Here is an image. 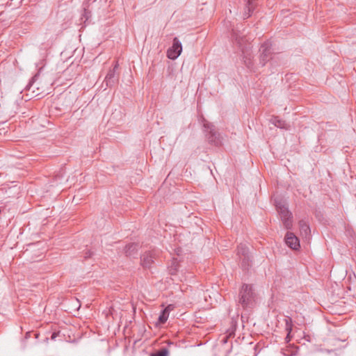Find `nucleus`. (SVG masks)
Segmentation results:
<instances>
[{
    "mask_svg": "<svg viewBox=\"0 0 356 356\" xmlns=\"http://www.w3.org/2000/svg\"><path fill=\"white\" fill-rule=\"evenodd\" d=\"M40 95V92L38 91H35L34 90H32V95H31V97H37Z\"/></svg>",
    "mask_w": 356,
    "mask_h": 356,
    "instance_id": "nucleus-24",
    "label": "nucleus"
},
{
    "mask_svg": "<svg viewBox=\"0 0 356 356\" xmlns=\"http://www.w3.org/2000/svg\"><path fill=\"white\" fill-rule=\"evenodd\" d=\"M277 212L279 213L280 218H288L291 216V213L289 211L288 208L285 204H282V206H278L277 209Z\"/></svg>",
    "mask_w": 356,
    "mask_h": 356,
    "instance_id": "nucleus-14",
    "label": "nucleus"
},
{
    "mask_svg": "<svg viewBox=\"0 0 356 356\" xmlns=\"http://www.w3.org/2000/svg\"><path fill=\"white\" fill-rule=\"evenodd\" d=\"M282 204H285L282 200L277 198L275 200V205L276 207V209L278 208V206H282Z\"/></svg>",
    "mask_w": 356,
    "mask_h": 356,
    "instance_id": "nucleus-23",
    "label": "nucleus"
},
{
    "mask_svg": "<svg viewBox=\"0 0 356 356\" xmlns=\"http://www.w3.org/2000/svg\"><path fill=\"white\" fill-rule=\"evenodd\" d=\"M286 321V330L288 332L287 336L286 337V341H290V333L292 330V319L291 318H288Z\"/></svg>",
    "mask_w": 356,
    "mask_h": 356,
    "instance_id": "nucleus-17",
    "label": "nucleus"
},
{
    "mask_svg": "<svg viewBox=\"0 0 356 356\" xmlns=\"http://www.w3.org/2000/svg\"><path fill=\"white\" fill-rule=\"evenodd\" d=\"M138 244L137 243H130L124 247V252L127 257L134 256L138 251Z\"/></svg>",
    "mask_w": 356,
    "mask_h": 356,
    "instance_id": "nucleus-12",
    "label": "nucleus"
},
{
    "mask_svg": "<svg viewBox=\"0 0 356 356\" xmlns=\"http://www.w3.org/2000/svg\"><path fill=\"white\" fill-rule=\"evenodd\" d=\"M232 37L235 44L238 47L241 51L243 47H245L247 44H249V49H251V44L250 42V38H247V35L244 29L242 31L239 30L238 28L236 29H232Z\"/></svg>",
    "mask_w": 356,
    "mask_h": 356,
    "instance_id": "nucleus-3",
    "label": "nucleus"
},
{
    "mask_svg": "<svg viewBox=\"0 0 356 356\" xmlns=\"http://www.w3.org/2000/svg\"><path fill=\"white\" fill-rule=\"evenodd\" d=\"M300 226L301 230L304 231L306 233L308 230H309V226L303 222H300Z\"/></svg>",
    "mask_w": 356,
    "mask_h": 356,
    "instance_id": "nucleus-22",
    "label": "nucleus"
},
{
    "mask_svg": "<svg viewBox=\"0 0 356 356\" xmlns=\"http://www.w3.org/2000/svg\"><path fill=\"white\" fill-rule=\"evenodd\" d=\"M90 257V254H89L88 255L86 256V257Z\"/></svg>",
    "mask_w": 356,
    "mask_h": 356,
    "instance_id": "nucleus-26",
    "label": "nucleus"
},
{
    "mask_svg": "<svg viewBox=\"0 0 356 356\" xmlns=\"http://www.w3.org/2000/svg\"><path fill=\"white\" fill-rule=\"evenodd\" d=\"M89 1L83 3V13H82L81 20H83V23L86 24L89 19L91 17V10L89 8Z\"/></svg>",
    "mask_w": 356,
    "mask_h": 356,
    "instance_id": "nucleus-11",
    "label": "nucleus"
},
{
    "mask_svg": "<svg viewBox=\"0 0 356 356\" xmlns=\"http://www.w3.org/2000/svg\"><path fill=\"white\" fill-rule=\"evenodd\" d=\"M254 0H246L245 10L243 14L244 18H248L251 15L254 8Z\"/></svg>",
    "mask_w": 356,
    "mask_h": 356,
    "instance_id": "nucleus-13",
    "label": "nucleus"
},
{
    "mask_svg": "<svg viewBox=\"0 0 356 356\" xmlns=\"http://www.w3.org/2000/svg\"><path fill=\"white\" fill-rule=\"evenodd\" d=\"M119 64L118 62H115L113 67L110 69L108 72L104 82L105 83L107 87H113L119 81V74L116 72L118 69Z\"/></svg>",
    "mask_w": 356,
    "mask_h": 356,
    "instance_id": "nucleus-5",
    "label": "nucleus"
},
{
    "mask_svg": "<svg viewBox=\"0 0 356 356\" xmlns=\"http://www.w3.org/2000/svg\"><path fill=\"white\" fill-rule=\"evenodd\" d=\"M182 51V45L181 42L178 40L177 38H175L173 39L172 46L169 48L167 51V56L168 58L171 60L176 59Z\"/></svg>",
    "mask_w": 356,
    "mask_h": 356,
    "instance_id": "nucleus-6",
    "label": "nucleus"
},
{
    "mask_svg": "<svg viewBox=\"0 0 356 356\" xmlns=\"http://www.w3.org/2000/svg\"><path fill=\"white\" fill-rule=\"evenodd\" d=\"M242 54L244 64L248 69L252 70L253 68V56L251 49H249V44L245 45V47H243Z\"/></svg>",
    "mask_w": 356,
    "mask_h": 356,
    "instance_id": "nucleus-10",
    "label": "nucleus"
},
{
    "mask_svg": "<svg viewBox=\"0 0 356 356\" xmlns=\"http://www.w3.org/2000/svg\"><path fill=\"white\" fill-rule=\"evenodd\" d=\"M270 43L267 41L262 44L260 51V63L262 66H264L266 61L269 60L270 55L271 54Z\"/></svg>",
    "mask_w": 356,
    "mask_h": 356,
    "instance_id": "nucleus-8",
    "label": "nucleus"
},
{
    "mask_svg": "<svg viewBox=\"0 0 356 356\" xmlns=\"http://www.w3.org/2000/svg\"><path fill=\"white\" fill-rule=\"evenodd\" d=\"M178 261L177 259H173L171 265L168 267V271L170 275H175L178 270Z\"/></svg>",
    "mask_w": 356,
    "mask_h": 356,
    "instance_id": "nucleus-16",
    "label": "nucleus"
},
{
    "mask_svg": "<svg viewBox=\"0 0 356 356\" xmlns=\"http://www.w3.org/2000/svg\"><path fill=\"white\" fill-rule=\"evenodd\" d=\"M202 123L209 143L215 146L221 145L220 134L216 131L215 126L204 118H202Z\"/></svg>",
    "mask_w": 356,
    "mask_h": 356,
    "instance_id": "nucleus-2",
    "label": "nucleus"
},
{
    "mask_svg": "<svg viewBox=\"0 0 356 356\" xmlns=\"http://www.w3.org/2000/svg\"><path fill=\"white\" fill-rule=\"evenodd\" d=\"M257 293L252 284H243L239 289L238 303L244 309H252L256 305Z\"/></svg>",
    "mask_w": 356,
    "mask_h": 356,
    "instance_id": "nucleus-1",
    "label": "nucleus"
},
{
    "mask_svg": "<svg viewBox=\"0 0 356 356\" xmlns=\"http://www.w3.org/2000/svg\"><path fill=\"white\" fill-rule=\"evenodd\" d=\"M37 78H38V74L35 75L31 79V80L30 81L29 83L26 87V90L30 91L33 88L34 83H35V81Z\"/></svg>",
    "mask_w": 356,
    "mask_h": 356,
    "instance_id": "nucleus-21",
    "label": "nucleus"
},
{
    "mask_svg": "<svg viewBox=\"0 0 356 356\" xmlns=\"http://www.w3.org/2000/svg\"><path fill=\"white\" fill-rule=\"evenodd\" d=\"M272 123L280 128H285L286 122L285 121L280 119L278 117H274L272 119Z\"/></svg>",
    "mask_w": 356,
    "mask_h": 356,
    "instance_id": "nucleus-19",
    "label": "nucleus"
},
{
    "mask_svg": "<svg viewBox=\"0 0 356 356\" xmlns=\"http://www.w3.org/2000/svg\"><path fill=\"white\" fill-rule=\"evenodd\" d=\"M237 254L241 261V266L248 269L251 266L252 257L249 253V249L245 244H240L237 247Z\"/></svg>",
    "mask_w": 356,
    "mask_h": 356,
    "instance_id": "nucleus-4",
    "label": "nucleus"
},
{
    "mask_svg": "<svg viewBox=\"0 0 356 356\" xmlns=\"http://www.w3.org/2000/svg\"><path fill=\"white\" fill-rule=\"evenodd\" d=\"M168 316H169V312H168V308H165L161 311V312L159 316V318H158L159 323L164 324L167 321Z\"/></svg>",
    "mask_w": 356,
    "mask_h": 356,
    "instance_id": "nucleus-15",
    "label": "nucleus"
},
{
    "mask_svg": "<svg viewBox=\"0 0 356 356\" xmlns=\"http://www.w3.org/2000/svg\"><path fill=\"white\" fill-rule=\"evenodd\" d=\"M286 244L292 250H297L300 248L298 238L293 232H287L285 236Z\"/></svg>",
    "mask_w": 356,
    "mask_h": 356,
    "instance_id": "nucleus-9",
    "label": "nucleus"
},
{
    "mask_svg": "<svg viewBox=\"0 0 356 356\" xmlns=\"http://www.w3.org/2000/svg\"><path fill=\"white\" fill-rule=\"evenodd\" d=\"M158 253L156 250H152L144 253L140 257V264L145 268H149L154 263Z\"/></svg>",
    "mask_w": 356,
    "mask_h": 356,
    "instance_id": "nucleus-7",
    "label": "nucleus"
},
{
    "mask_svg": "<svg viewBox=\"0 0 356 356\" xmlns=\"http://www.w3.org/2000/svg\"><path fill=\"white\" fill-rule=\"evenodd\" d=\"M58 336V333L56 332H54L52 334H51V339H55L56 338V337Z\"/></svg>",
    "mask_w": 356,
    "mask_h": 356,
    "instance_id": "nucleus-25",
    "label": "nucleus"
},
{
    "mask_svg": "<svg viewBox=\"0 0 356 356\" xmlns=\"http://www.w3.org/2000/svg\"><path fill=\"white\" fill-rule=\"evenodd\" d=\"M291 217H288L286 218H281L284 227L287 229H290L291 227V226H292V221H291Z\"/></svg>",
    "mask_w": 356,
    "mask_h": 356,
    "instance_id": "nucleus-20",
    "label": "nucleus"
},
{
    "mask_svg": "<svg viewBox=\"0 0 356 356\" xmlns=\"http://www.w3.org/2000/svg\"><path fill=\"white\" fill-rule=\"evenodd\" d=\"M169 351L165 347L160 348L159 350L151 354V356H168Z\"/></svg>",
    "mask_w": 356,
    "mask_h": 356,
    "instance_id": "nucleus-18",
    "label": "nucleus"
}]
</instances>
